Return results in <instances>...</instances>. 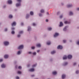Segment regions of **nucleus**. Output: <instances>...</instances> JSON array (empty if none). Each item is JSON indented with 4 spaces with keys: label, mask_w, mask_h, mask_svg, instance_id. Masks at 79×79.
<instances>
[{
    "label": "nucleus",
    "mask_w": 79,
    "mask_h": 79,
    "mask_svg": "<svg viewBox=\"0 0 79 79\" xmlns=\"http://www.w3.org/2000/svg\"><path fill=\"white\" fill-rule=\"evenodd\" d=\"M52 73L54 75H56L57 74V73L56 71H54L52 72Z\"/></svg>",
    "instance_id": "12"
},
{
    "label": "nucleus",
    "mask_w": 79,
    "mask_h": 79,
    "mask_svg": "<svg viewBox=\"0 0 79 79\" xmlns=\"http://www.w3.org/2000/svg\"><path fill=\"white\" fill-rule=\"evenodd\" d=\"M52 29L51 27H49L48 28V31H51Z\"/></svg>",
    "instance_id": "26"
},
{
    "label": "nucleus",
    "mask_w": 79,
    "mask_h": 79,
    "mask_svg": "<svg viewBox=\"0 0 79 79\" xmlns=\"http://www.w3.org/2000/svg\"><path fill=\"white\" fill-rule=\"evenodd\" d=\"M24 48V46L23 45H21L19 46L18 48V49H22Z\"/></svg>",
    "instance_id": "1"
},
{
    "label": "nucleus",
    "mask_w": 79,
    "mask_h": 79,
    "mask_svg": "<svg viewBox=\"0 0 79 79\" xmlns=\"http://www.w3.org/2000/svg\"><path fill=\"white\" fill-rule=\"evenodd\" d=\"M16 79H19V77H16Z\"/></svg>",
    "instance_id": "42"
},
{
    "label": "nucleus",
    "mask_w": 79,
    "mask_h": 79,
    "mask_svg": "<svg viewBox=\"0 0 79 79\" xmlns=\"http://www.w3.org/2000/svg\"><path fill=\"white\" fill-rule=\"evenodd\" d=\"M56 53V52L55 51H53L51 52V54H52V55L55 53Z\"/></svg>",
    "instance_id": "18"
},
{
    "label": "nucleus",
    "mask_w": 79,
    "mask_h": 79,
    "mask_svg": "<svg viewBox=\"0 0 79 79\" xmlns=\"http://www.w3.org/2000/svg\"><path fill=\"white\" fill-rule=\"evenodd\" d=\"M33 55H36V53L35 52H33Z\"/></svg>",
    "instance_id": "33"
},
{
    "label": "nucleus",
    "mask_w": 79,
    "mask_h": 79,
    "mask_svg": "<svg viewBox=\"0 0 79 79\" xmlns=\"http://www.w3.org/2000/svg\"><path fill=\"white\" fill-rule=\"evenodd\" d=\"M29 71H31V72H32L33 71H34V69H31L29 70Z\"/></svg>",
    "instance_id": "10"
},
{
    "label": "nucleus",
    "mask_w": 79,
    "mask_h": 79,
    "mask_svg": "<svg viewBox=\"0 0 79 79\" xmlns=\"http://www.w3.org/2000/svg\"><path fill=\"white\" fill-rule=\"evenodd\" d=\"M22 68L20 66H19L18 67V69H21Z\"/></svg>",
    "instance_id": "39"
},
{
    "label": "nucleus",
    "mask_w": 79,
    "mask_h": 79,
    "mask_svg": "<svg viewBox=\"0 0 79 79\" xmlns=\"http://www.w3.org/2000/svg\"><path fill=\"white\" fill-rule=\"evenodd\" d=\"M77 10L78 11H79V8H77Z\"/></svg>",
    "instance_id": "54"
},
{
    "label": "nucleus",
    "mask_w": 79,
    "mask_h": 79,
    "mask_svg": "<svg viewBox=\"0 0 79 79\" xmlns=\"http://www.w3.org/2000/svg\"><path fill=\"white\" fill-rule=\"evenodd\" d=\"M73 5H67V8H69L70 7H71Z\"/></svg>",
    "instance_id": "20"
},
{
    "label": "nucleus",
    "mask_w": 79,
    "mask_h": 79,
    "mask_svg": "<svg viewBox=\"0 0 79 79\" xmlns=\"http://www.w3.org/2000/svg\"><path fill=\"white\" fill-rule=\"evenodd\" d=\"M63 47L62 46L59 45L57 47V49H62Z\"/></svg>",
    "instance_id": "3"
},
{
    "label": "nucleus",
    "mask_w": 79,
    "mask_h": 79,
    "mask_svg": "<svg viewBox=\"0 0 79 79\" xmlns=\"http://www.w3.org/2000/svg\"><path fill=\"white\" fill-rule=\"evenodd\" d=\"M63 60H66L67 59V56L66 55H64L63 56Z\"/></svg>",
    "instance_id": "6"
},
{
    "label": "nucleus",
    "mask_w": 79,
    "mask_h": 79,
    "mask_svg": "<svg viewBox=\"0 0 79 79\" xmlns=\"http://www.w3.org/2000/svg\"><path fill=\"white\" fill-rule=\"evenodd\" d=\"M31 77H34V75H32Z\"/></svg>",
    "instance_id": "55"
},
{
    "label": "nucleus",
    "mask_w": 79,
    "mask_h": 79,
    "mask_svg": "<svg viewBox=\"0 0 79 79\" xmlns=\"http://www.w3.org/2000/svg\"><path fill=\"white\" fill-rule=\"evenodd\" d=\"M41 13H44V10L42 9L40 10Z\"/></svg>",
    "instance_id": "22"
},
{
    "label": "nucleus",
    "mask_w": 79,
    "mask_h": 79,
    "mask_svg": "<svg viewBox=\"0 0 79 79\" xmlns=\"http://www.w3.org/2000/svg\"><path fill=\"white\" fill-rule=\"evenodd\" d=\"M3 61V59H0V62H2Z\"/></svg>",
    "instance_id": "45"
},
{
    "label": "nucleus",
    "mask_w": 79,
    "mask_h": 79,
    "mask_svg": "<svg viewBox=\"0 0 79 79\" xmlns=\"http://www.w3.org/2000/svg\"><path fill=\"white\" fill-rule=\"evenodd\" d=\"M59 35V34H58V33H55V34L54 35V37H57L58 35Z\"/></svg>",
    "instance_id": "4"
},
{
    "label": "nucleus",
    "mask_w": 79,
    "mask_h": 79,
    "mask_svg": "<svg viewBox=\"0 0 79 79\" xmlns=\"http://www.w3.org/2000/svg\"><path fill=\"white\" fill-rule=\"evenodd\" d=\"M29 15H27L26 17V18H29Z\"/></svg>",
    "instance_id": "28"
},
{
    "label": "nucleus",
    "mask_w": 79,
    "mask_h": 79,
    "mask_svg": "<svg viewBox=\"0 0 79 79\" xmlns=\"http://www.w3.org/2000/svg\"><path fill=\"white\" fill-rule=\"evenodd\" d=\"M64 23L65 24H69V23H70V22H68L67 21H65L64 22Z\"/></svg>",
    "instance_id": "17"
},
{
    "label": "nucleus",
    "mask_w": 79,
    "mask_h": 79,
    "mask_svg": "<svg viewBox=\"0 0 79 79\" xmlns=\"http://www.w3.org/2000/svg\"><path fill=\"white\" fill-rule=\"evenodd\" d=\"M77 45H79V41L78 42H77Z\"/></svg>",
    "instance_id": "48"
},
{
    "label": "nucleus",
    "mask_w": 79,
    "mask_h": 79,
    "mask_svg": "<svg viewBox=\"0 0 79 79\" xmlns=\"http://www.w3.org/2000/svg\"><path fill=\"white\" fill-rule=\"evenodd\" d=\"M12 30H13L15 29V28H12Z\"/></svg>",
    "instance_id": "56"
},
{
    "label": "nucleus",
    "mask_w": 79,
    "mask_h": 79,
    "mask_svg": "<svg viewBox=\"0 0 79 79\" xmlns=\"http://www.w3.org/2000/svg\"><path fill=\"white\" fill-rule=\"evenodd\" d=\"M23 23H21V26H23Z\"/></svg>",
    "instance_id": "53"
},
{
    "label": "nucleus",
    "mask_w": 79,
    "mask_h": 79,
    "mask_svg": "<svg viewBox=\"0 0 79 79\" xmlns=\"http://www.w3.org/2000/svg\"><path fill=\"white\" fill-rule=\"evenodd\" d=\"M17 2H21V0H17Z\"/></svg>",
    "instance_id": "34"
},
{
    "label": "nucleus",
    "mask_w": 79,
    "mask_h": 79,
    "mask_svg": "<svg viewBox=\"0 0 79 79\" xmlns=\"http://www.w3.org/2000/svg\"><path fill=\"white\" fill-rule=\"evenodd\" d=\"M66 27H65V28L64 29H63L64 31H65V30H66Z\"/></svg>",
    "instance_id": "43"
},
{
    "label": "nucleus",
    "mask_w": 79,
    "mask_h": 79,
    "mask_svg": "<svg viewBox=\"0 0 79 79\" xmlns=\"http://www.w3.org/2000/svg\"><path fill=\"white\" fill-rule=\"evenodd\" d=\"M35 25H36V24H35V23H33V26H35Z\"/></svg>",
    "instance_id": "35"
},
{
    "label": "nucleus",
    "mask_w": 79,
    "mask_h": 79,
    "mask_svg": "<svg viewBox=\"0 0 79 79\" xmlns=\"http://www.w3.org/2000/svg\"><path fill=\"white\" fill-rule=\"evenodd\" d=\"M30 14L31 15H34V13L32 11H31L30 12Z\"/></svg>",
    "instance_id": "19"
},
{
    "label": "nucleus",
    "mask_w": 79,
    "mask_h": 79,
    "mask_svg": "<svg viewBox=\"0 0 79 79\" xmlns=\"http://www.w3.org/2000/svg\"><path fill=\"white\" fill-rule=\"evenodd\" d=\"M23 31H21L19 32V34H23Z\"/></svg>",
    "instance_id": "27"
},
{
    "label": "nucleus",
    "mask_w": 79,
    "mask_h": 79,
    "mask_svg": "<svg viewBox=\"0 0 79 79\" xmlns=\"http://www.w3.org/2000/svg\"><path fill=\"white\" fill-rule=\"evenodd\" d=\"M4 44L5 45H8L9 44V42L7 41H5L4 42Z\"/></svg>",
    "instance_id": "2"
},
{
    "label": "nucleus",
    "mask_w": 79,
    "mask_h": 79,
    "mask_svg": "<svg viewBox=\"0 0 79 79\" xmlns=\"http://www.w3.org/2000/svg\"><path fill=\"white\" fill-rule=\"evenodd\" d=\"M39 52H40V50H38L37 51V53H39Z\"/></svg>",
    "instance_id": "51"
},
{
    "label": "nucleus",
    "mask_w": 79,
    "mask_h": 79,
    "mask_svg": "<svg viewBox=\"0 0 79 79\" xmlns=\"http://www.w3.org/2000/svg\"><path fill=\"white\" fill-rule=\"evenodd\" d=\"M9 18H13V16H12L11 15H10L9 16Z\"/></svg>",
    "instance_id": "25"
},
{
    "label": "nucleus",
    "mask_w": 79,
    "mask_h": 79,
    "mask_svg": "<svg viewBox=\"0 0 79 79\" xmlns=\"http://www.w3.org/2000/svg\"><path fill=\"white\" fill-rule=\"evenodd\" d=\"M63 42L64 43H66V40H63Z\"/></svg>",
    "instance_id": "37"
},
{
    "label": "nucleus",
    "mask_w": 79,
    "mask_h": 79,
    "mask_svg": "<svg viewBox=\"0 0 79 79\" xmlns=\"http://www.w3.org/2000/svg\"><path fill=\"white\" fill-rule=\"evenodd\" d=\"M60 18H63V15H60Z\"/></svg>",
    "instance_id": "41"
},
{
    "label": "nucleus",
    "mask_w": 79,
    "mask_h": 79,
    "mask_svg": "<svg viewBox=\"0 0 79 79\" xmlns=\"http://www.w3.org/2000/svg\"><path fill=\"white\" fill-rule=\"evenodd\" d=\"M76 63H74L73 64V65L74 66L75 65H76Z\"/></svg>",
    "instance_id": "50"
},
{
    "label": "nucleus",
    "mask_w": 79,
    "mask_h": 79,
    "mask_svg": "<svg viewBox=\"0 0 79 79\" xmlns=\"http://www.w3.org/2000/svg\"><path fill=\"white\" fill-rule=\"evenodd\" d=\"M5 31H7V28H5Z\"/></svg>",
    "instance_id": "47"
},
{
    "label": "nucleus",
    "mask_w": 79,
    "mask_h": 79,
    "mask_svg": "<svg viewBox=\"0 0 79 79\" xmlns=\"http://www.w3.org/2000/svg\"><path fill=\"white\" fill-rule=\"evenodd\" d=\"M36 64H34L32 66V67H35L36 66Z\"/></svg>",
    "instance_id": "40"
},
{
    "label": "nucleus",
    "mask_w": 79,
    "mask_h": 79,
    "mask_svg": "<svg viewBox=\"0 0 79 79\" xmlns=\"http://www.w3.org/2000/svg\"><path fill=\"white\" fill-rule=\"evenodd\" d=\"M1 67L2 68H5V67H6V66L4 64H2L1 65Z\"/></svg>",
    "instance_id": "9"
},
{
    "label": "nucleus",
    "mask_w": 79,
    "mask_h": 79,
    "mask_svg": "<svg viewBox=\"0 0 79 79\" xmlns=\"http://www.w3.org/2000/svg\"><path fill=\"white\" fill-rule=\"evenodd\" d=\"M11 34H15V31H12L11 32Z\"/></svg>",
    "instance_id": "31"
},
{
    "label": "nucleus",
    "mask_w": 79,
    "mask_h": 79,
    "mask_svg": "<svg viewBox=\"0 0 79 79\" xmlns=\"http://www.w3.org/2000/svg\"><path fill=\"white\" fill-rule=\"evenodd\" d=\"M46 22H48V19H46Z\"/></svg>",
    "instance_id": "49"
},
{
    "label": "nucleus",
    "mask_w": 79,
    "mask_h": 79,
    "mask_svg": "<svg viewBox=\"0 0 79 79\" xmlns=\"http://www.w3.org/2000/svg\"><path fill=\"white\" fill-rule=\"evenodd\" d=\"M16 23L15 22H13V23L12 24V26H16Z\"/></svg>",
    "instance_id": "5"
},
{
    "label": "nucleus",
    "mask_w": 79,
    "mask_h": 79,
    "mask_svg": "<svg viewBox=\"0 0 79 79\" xmlns=\"http://www.w3.org/2000/svg\"><path fill=\"white\" fill-rule=\"evenodd\" d=\"M4 57L6 59L7 58H8V55H4Z\"/></svg>",
    "instance_id": "15"
},
{
    "label": "nucleus",
    "mask_w": 79,
    "mask_h": 79,
    "mask_svg": "<svg viewBox=\"0 0 79 79\" xmlns=\"http://www.w3.org/2000/svg\"><path fill=\"white\" fill-rule=\"evenodd\" d=\"M16 6H21V3H17L16 5Z\"/></svg>",
    "instance_id": "14"
},
{
    "label": "nucleus",
    "mask_w": 79,
    "mask_h": 79,
    "mask_svg": "<svg viewBox=\"0 0 79 79\" xmlns=\"http://www.w3.org/2000/svg\"><path fill=\"white\" fill-rule=\"evenodd\" d=\"M68 64V63L67 62H65L64 64V66H66V65H67Z\"/></svg>",
    "instance_id": "30"
},
{
    "label": "nucleus",
    "mask_w": 79,
    "mask_h": 79,
    "mask_svg": "<svg viewBox=\"0 0 79 79\" xmlns=\"http://www.w3.org/2000/svg\"><path fill=\"white\" fill-rule=\"evenodd\" d=\"M39 16H42V15L41 14H39Z\"/></svg>",
    "instance_id": "46"
},
{
    "label": "nucleus",
    "mask_w": 79,
    "mask_h": 79,
    "mask_svg": "<svg viewBox=\"0 0 79 79\" xmlns=\"http://www.w3.org/2000/svg\"><path fill=\"white\" fill-rule=\"evenodd\" d=\"M21 72L20 71H18V74H21Z\"/></svg>",
    "instance_id": "32"
},
{
    "label": "nucleus",
    "mask_w": 79,
    "mask_h": 79,
    "mask_svg": "<svg viewBox=\"0 0 79 79\" xmlns=\"http://www.w3.org/2000/svg\"><path fill=\"white\" fill-rule=\"evenodd\" d=\"M35 48V47H31V49H34Z\"/></svg>",
    "instance_id": "38"
},
{
    "label": "nucleus",
    "mask_w": 79,
    "mask_h": 79,
    "mask_svg": "<svg viewBox=\"0 0 79 79\" xmlns=\"http://www.w3.org/2000/svg\"><path fill=\"white\" fill-rule=\"evenodd\" d=\"M29 67V65H28L27 67Z\"/></svg>",
    "instance_id": "58"
},
{
    "label": "nucleus",
    "mask_w": 79,
    "mask_h": 79,
    "mask_svg": "<svg viewBox=\"0 0 79 79\" xmlns=\"http://www.w3.org/2000/svg\"><path fill=\"white\" fill-rule=\"evenodd\" d=\"M65 77H66V75L64 74L62 75V79H64V78H65Z\"/></svg>",
    "instance_id": "13"
},
{
    "label": "nucleus",
    "mask_w": 79,
    "mask_h": 79,
    "mask_svg": "<svg viewBox=\"0 0 79 79\" xmlns=\"http://www.w3.org/2000/svg\"><path fill=\"white\" fill-rule=\"evenodd\" d=\"M31 28L30 27H28V31H31Z\"/></svg>",
    "instance_id": "24"
},
{
    "label": "nucleus",
    "mask_w": 79,
    "mask_h": 79,
    "mask_svg": "<svg viewBox=\"0 0 79 79\" xmlns=\"http://www.w3.org/2000/svg\"><path fill=\"white\" fill-rule=\"evenodd\" d=\"M63 25V23L62 22H60V25H59L60 27H61Z\"/></svg>",
    "instance_id": "11"
},
{
    "label": "nucleus",
    "mask_w": 79,
    "mask_h": 79,
    "mask_svg": "<svg viewBox=\"0 0 79 79\" xmlns=\"http://www.w3.org/2000/svg\"><path fill=\"white\" fill-rule=\"evenodd\" d=\"M8 3L9 4H11V3H12V1L9 0L8 1Z\"/></svg>",
    "instance_id": "8"
},
{
    "label": "nucleus",
    "mask_w": 79,
    "mask_h": 79,
    "mask_svg": "<svg viewBox=\"0 0 79 79\" xmlns=\"http://www.w3.org/2000/svg\"><path fill=\"white\" fill-rule=\"evenodd\" d=\"M21 53V52L20 51H19L17 53L18 55H19Z\"/></svg>",
    "instance_id": "29"
},
{
    "label": "nucleus",
    "mask_w": 79,
    "mask_h": 79,
    "mask_svg": "<svg viewBox=\"0 0 79 79\" xmlns=\"http://www.w3.org/2000/svg\"><path fill=\"white\" fill-rule=\"evenodd\" d=\"M36 47H41V45L40 44H38L36 45Z\"/></svg>",
    "instance_id": "16"
},
{
    "label": "nucleus",
    "mask_w": 79,
    "mask_h": 79,
    "mask_svg": "<svg viewBox=\"0 0 79 79\" xmlns=\"http://www.w3.org/2000/svg\"><path fill=\"white\" fill-rule=\"evenodd\" d=\"M21 36V35H17V37H20Z\"/></svg>",
    "instance_id": "44"
},
{
    "label": "nucleus",
    "mask_w": 79,
    "mask_h": 79,
    "mask_svg": "<svg viewBox=\"0 0 79 79\" xmlns=\"http://www.w3.org/2000/svg\"><path fill=\"white\" fill-rule=\"evenodd\" d=\"M3 7L4 8H5V6H4Z\"/></svg>",
    "instance_id": "60"
},
{
    "label": "nucleus",
    "mask_w": 79,
    "mask_h": 79,
    "mask_svg": "<svg viewBox=\"0 0 79 79\" xmlns=\"http://www.w3.org/2000/svg\"><path fill=\"white\" fill-rule=\"evenodd\" d=\"M68 59H71V58H72V56L71 55H69L68 56Z\"/></svg>",
    "instance_id": "7"
},
{
    "label": "nucleus",
    "mask_w": 79,
    "mask_h": 79,
    "mask_svg": "<svg viewBox=\"0 0 79 79\" xmlns=\"http://www.w3.org/2000/svg\"><path fill=\"white\" fill-rule=\"evenodd\" d=\"M47 14L48 15V12H47Z\"/></svg>",
    "instance_id": "59"
},
{
    "label": "nucleus",
    "mask_w": 79,
    "mask_h": 79,
    "mask_svg": "<svg viewBox=\"0 0 79 79\" xmlns=\"http://www.w3.org/2000/svg\"><path fill=\"white\" fill-rule=\"evenodd\" d=\"M28 53H29V54H31V52H29Z\"/></svg>",
    "instance_id": "52"
},
{
    "label": "nucleus",
    "mask_w": 79,
    "mask_h": 79,
    "mask_svg": "<svg viewBox=\"0 0 79 79\" xmlns=\"http://www.w3.org/2000/svg\"><path fill=\"white\" fill-rule=\"evenodd\" d=\"M50 44H51V42H48L47 43V45H50Z\"/></svg>",
    "instance_id": "21"
},
{
    "label": "nucleus",
    "mask_w": 79,
    "mask_h": 79,
    "mask_svg": "<svg viewBox=\"0 0 79 79\" xmlns=\"http://www.w3.org/2000/svg\"><path fill=\"white\" fill-rule=\"evenodd\" d=\"M59 13H60V12H57V15H58V14H59Z\"/></svg>",
    "instance_id": "57"
},
{
    "label": "nucleus",
    "mask_w": 79,
    "mask_h": 79,
    "mask_svg": "<svg viewBox=\"0 0 79 79\" xmlns=\"http://www.w3.org/2000/svg\"><path fill=\"white\" fill-rule=\"evenodd\" d=\"M73 15V13L72 12H70L69 15Z\"/></svg>",
    "instance_id": "23"
},
{
    "label": "nucleus",
    "mask_w": 79,
    "mask_h": 79,
    "mask_svg": "<svg viewBox=\"0 0 79 79\" xmlns=\"http://www.w3.org/2000/svg\"><path fill=\"white\" fill-rule=\"evenodd\" d=\"M79 73V71H76V74H78V73Z\"/></svg>",
    "instance_id": "36"
}]
</instances>
